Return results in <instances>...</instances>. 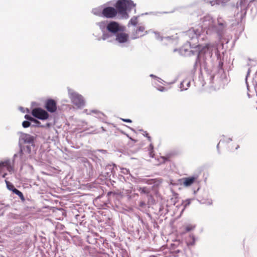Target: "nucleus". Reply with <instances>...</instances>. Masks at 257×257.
<instances>
[{
    "label": "nucleus",
    "instance_id": "obj_24",
    "mask_svg": "<svg viewBox=\"0 0 257 257\" xmlns=\"http://www.w3.org/2000/svg\"><path fill=\"white\" fill-rule=\"evenodd\" d=\"M108 37H109V35L108 34H103L102 35V40H105Z\"/></svg>",
    "mask_w": 257,
    "mask_h": 257
},
{
    "label": "nucleus",
    "instance_id": "obj_7",
    "mask_svg": "<svg viewBox=\"0 0 257 257\" xmlns=\"http://www.w3.org/2000/svg\"><path fill=\"white\" fill-rule=\"evenodd\" d=\"M107 30L110 33L115 34L122 30L121 27L118 23L112 21L108 23L106 26Z\"/></svg>",
    "mask_w": 257,
    "mask_h": 257
},
{
    "label": "nucleus",
    "instance_id": "obj_21",
    "mask_svg": "<svg viewBox=\"0 0 257 257\" xmlns=\"http://www.w3.org/2000/svg\"><path fill=\"white\" fill-rule=\"evenodd\" d=\"M25 137L26 140L27 141L28 143H31L33 141V137L29 135H26Z\"/></svg>",
    "mask_w": 257,
    "mask_h": 257
},
{
    "label": "nucleus",
    "instance_id": "obj_11",
    "mask_svg": "<svg viewBox=\"0 0 257 257\" xmlns=\"http://www.w3.org/2000/svg\"><path fill=\"white\" fill-rule=\"evenodd\" d=\"M196 178L195 177H190L184 178L183 179V185L185 187L190 186L196 180Z\"/></svg>",
    "mask_w": 257,
    "mask_h": 257
},
{
    "label": "nucleus",
    "instance_id": "obj_12",
    "mask_svg": "<svg viewBox=\"0 0 257 257\" xmlns=\"http://www.w3.org/2000/svg\"><path fill=\"white\" fill-rule=\"evenodd\" d=\"M210 47V45L209 44H206L204 46L201 47L200 46H198V48L199 49V53L198 56L201 54H205L207 51L208 50L209 48Z\"/></svg>",
    "mask_w": 257,
    "mask_h": 257
},
{
    "label": "nucleus",
    "instance_id": "obj_29",
    "mask_svg": "<svg viewBox=\"0 0 257 257\" xmlns=\"http://www.w3.org/2000/svg\"><path fill=\"white\" fill-rule=\"evenodd\" d=\"M148 134H147V137L148 138L149 141H151V138L149 136H148Z\"/></svg>",
    "mask_w": 257,
    "mask_h": 257
},
{
    "label": "nucleus",
    "instance_id": "obj_22",
    "mask_svg": "<svg viewBox=\"0 0 257 257\" xmlns=\"http://www.w3.org/2000/svg\"><path fill=\"white\" fill-rule=\"evenodd\" d=\"M173 156V154H169L166 157H163V159L165 160H169V159Z\"/></svg>",
    "mask_w": 257,
    "mask_h": 257
},
{
    "label": "nucleus",
    "instance_id": "obj_26",
    "mask_svg": "<svg viewBox=\"0 0 257 257\" xmlns=\"http://www.w3.org/2000/svg\"><path fill=\"white\" fill-rule=\"evenodd\" d=\"M189 237L192 239V241L190 242L191 244H193L195 242V238L193 235H190Z\"/></svg>",
    "mask_w": 257,
    "mask_h": 257
},
{
    "label": "nucleus",
    "instance_id": "obj_23",
    "mask_svg": "<svg viewBox=\"0 0 257 257\" xmlns=\"http://www.w3.org/2000/svg\"><path fill=\"white\" fill-rule=\"evenodd\" d=\"M25 118L26 119H27V120H29V121H31V120H33V119H33V117H32V116H30V115H29L26 114V115H25Z\"/></svg>",
    "mask_w": 257,
    "mask_h": 257
},
{
    "label": "nucleus",
    "instance_id": "obj_5",
    "mask_svg": "<svg viewBox=\"0 0 257 257\" xmlns=\"http://www.w3.org/2000/svg\"><path fill=\"white\" fill-rule=\"evenodd\" d=\"M70 98L72 103L77 107H81L84 105V101L81 95L72 93Z\"/></svg>",
    "mask_w": 257,
    "mask_h": 257
},
{
    "label": "nucleus",
    "instance_id": "obj_13",
    "mask_svg": "<svg viewBox=\"0 0 257 257\" xmlns=\"http://www.w3.org/2000/svg\"><path fill=\"white\" fill-rule=\"evenodd\" d=\"M189 81L187 80H184L181 83L180 88L182 90H186L187 87H189Z\"/></svg>",
    "mask_w": 257,
    "mask_h": 257
},
{
    "label": "nucleus",
    "instance_id": "obj_27",
    "mask_svg": "<svg viewBox=\"0 0 257 257\" xmlns=\"http://www.w3.org/2000/svg\"><path fill=\"white\" fill-rule=\"evenodd\" d=\"M122 120L124 122H132V120L130 119H122Z\"/></svg>",
    "mask_w": 257,
    "mask_h": 257
},
{
    "label": "nucleus",
    "instance_id": "obj_4",
    "mask_svg": "<svg viewBox=\"0 0 257 257\" xmlns=\"http://www.w3.org/2000/svg\"><path fill=\"white\" fill-rule=\"evenodd\" d=\"M117 11L115 8L107 7L104 8L102 11V16L108 19H112L116 16Z\"/></svg>",
    "mask_w": 257,
    "mask_h": 257
},
{
    "label": "nucleus",
    "instance_id": "obj_1",
    "mask_svg": "<svg viewBox=\"0 0 257 257\" xmlns=\"http://www.w3.org/2000/svg\"><path fill=\"white\" fill-rule=\"evenodd\" d=\"M115 9L117 13L125 18H128L126 11L130 10L135 7V5L131 0H118L115 4Z\"/></svg>",
    "mask_w": 257,
    "mask_h": 257
},
{
    "label": "nucleus",
    "instance_id": "obj_15",
    "mask_svg": "<svg viewBox=\"0 0 257 257\" xmlns=\"http://www.w3.org/2000/svg\"><path fill=\"white\" fill-rule=\"evenodd\" d=\"M138 190L141 194H148L150 193V191L146 187H139Z\"/></svg>",
    "mask_w": 257,
    "mask_h": 257
},
{
    "label": "nucleus",
    "instance_id": "obj_14",
    "mask_svg": "<svg viewBox=\"0 0 257 257\" xmlns=\"http://www.w3.org/2000/svg\"><path fill=\"white\" fill-rule=\"evenodd\" d=\"M13 193H15L18 196H19V197L20 198V199H21L22 201H24L25 200V197H24L23 193L19 190L14 189L13 190Z\"/></svg>",
    "mask_w": 257,
    "mask_h": 257
},
{
    "label": "nucleus",
    "instance_id": "obj_17",
    "mask_svg": "<svg viewBox=\"0 0 257 257\" xmlns=\"http://www.w3.org/2000/svg\"><path fill=\"white\" fill-rule=\"evenodd\" d=\"M130 23L133 26H136L138 23L137 18L136 17L132 18L130 21Z\"/></svg>",
    "mask_w": 257,
    "mask_h": 257
},
{
    "label": "nucleus",
    "instance_id": "obj_6",
    "mask_svg": "<svg viewBox=\"0 0 257 257\" xmlns=\"http://www.w3.org/2000/svg\"><path fill=\"white\" fill-rule=\"evenodd\" d=\"M45 108L51 113L55 112L57 108L56 101L52 99H47L45 103Z\"/></svg>",
    "mask_w": 257,
    "mask_h": 257
},
{
    "label": "nucleus",
    "instance_id": "obj_8",
    "mask_svg": "<svg viewBox=\"0 0 257 257\" xmlns=\"http://www.w3.org/2000/svg\"><path fill=\"white\" fill-rule=\"evenodd\" d=\"M128 35L125 33H119L116 35L115 40L119 43H124L127 42Z\"/></svg>",
    "mask_w": 257,
    "mask_h": 257
},
{
    "label": "nucleus",
    "instance_id": "obj_28",
    "mask_svg": "<svg viewBox=\"0 0 257 257\" xmlns=\"http://www.w3.org/2000/svg\"><path fill=\"white\" fill-rule=\"evenodd\" d=\"M159 90L160 91H163L165 90V88L164 87H161L159 89Z\"/></svg>",
    "mask_w": 257,
    "mask_h": 257
},
{
    "label": "nucleus",
    "instance_id": "obj_9",
    "mask_svg": "<svg viewBox=\"0 0 257 257\" xmlns=\"http://www.w3.org/2000/svg\"><path fill=\"white\" fill-rule=\"evenodd\" d=\"M145 33L144 27L140 26L138 27L136 31L133 33L132 36L133 39H136L141 37L145 35Z\"/></svg>",
    "mask_w": 257,
    "mask_h": 257
},
{
    "label": "nucleus",
    "instance_id": "obj_30",
    "mask_svg": "<svg viewBox=\"0 0 257 257\" xmlns=\"http://www.w3.org/2000/svg\"><path fill=\"white\" fill-rule=\"evenodd\" d=\"M238 148H239V146H238V145H237V146H236V147L235 148V149H237Z\"/></svg>",
    "mask_w": 257,
    "mask_h": 257
},
{
    "label": "nucleus",
    "instance_id": "obj_10",
    "mask_svg": "<svg viewBox=\"0 0 257 257\" xmlns=\"http://www.w3.org/2000/svg\"><path fill=\"white\" fill-rule=\"evenodd\" d=\"M142 182L151 185L154 184V187H158L162 183L161 180L160 179H144L141 181Z\"/></svg>",
    "mask_w": 257,
    "mask_h": 257
},
{
    "label": "nucleus",
    "instance_id": "obj_20",
    "mask_svg": "<svg viewBox=\"0 0 257 257\" xmlns=\"http://www.w3.org/2000/svg\"><path fill=\"white\" fill-rule=\"evenodd\" d=\"M149 149H150V156L153 158V157H154V154L153 152V146L152 144H151L149 146Z\"/></svg>",
    "mask_w": 257,
    "mask_h": 257
},
{
    "label": "nucleus",
    "instance_id": "obj_18",
    "mask_svg": "<svg viewBox=\"0 0 257 257\" xmlns=\"http://www.w3.org/2000/svg\"><path fill=\"white\" fill-rule=\"evenodd\" d=\"M22 125L24 128H27L31 125V123L29 121H24Z\"/></svg>",
    "mask_w": 257,
    "mask_h": 257
},
{
    "label": "nucleus",
    "instance_id": "obj_16",
    "mask_svg": "<svg viewBox=\"0 0 257 257\" xmlns=\"http://www.w3.org/2000/svg\"><path fill=\"white\" fill-rule=\"evenodd\" d=\"M5 182L7 184V188L9 190H11L13 192V190L14 189H17L16 188H15L14 186L12 183H11L7 180H5Z\"/></svg>",
    "mask_w": 257,
    "mask_h": 257
},
{
    "label": "nucleus",
    "instance_id": "obj_25",
    "mask_svg": "<svg viewBox=\"0 0 257 257\" xmlns=\"http://www.w3.org/2000/svg\"><path fill=\"white\" fill-rule=\"evenodd\" d=\"M32 119H33V120H31V121L34 122L36 123L37 124H40V122L39 121H38V120H37L36 119H35L34 118H33Z\"/></svg>",
    "mask_w": 257,
    "mask_h": 257
},
{
    "label": "nucleus",
    "instance_id": "obj_2",
    "mask_svg": "<svg viewBox=\"0 0 257 257\" xmlns=\"http://www.w3.org/2000/svg\"><path fill=\"white\" fill-rule=\"evenodd\" d=\"M31 113L33 116L41 120H46L49 117L48 112L40 107L34 108Z\"/></svg>",
    "mask_w": 257,
    "mask_h": 257
},
{
    "label": "nucleus",
    "instance_id": "obj_3",
    "mask_svg": "<svg viewBox=\"0 0 257 257\" xmlns=\"http://www.w3.org/2000/svg\"><path fill=\"white\" fill-rule=\"evenodd\" d=\"M5 169L10 172L13 170V165L10 160H7L0 162V175H2L3 178H5L7 174L6 173H3Z\"/></svg>",
    "mask_w": 257,
    "mask_h": 257
},
{
    "label": "nucleus",
    "instance_id": "obj_19",
    "mask_svg": "<svg viewBox=\"0 0 257 257\" xmlns=\"http://www.w3.org/2000/svg\"><path fill=\"white\" fill-rule=\"evenodd\" d=\"M194 228V226L192 225H188L185 227V231L186 232L190 231Z\"/></svg>",
    "mask_w": 257,
    "mask_h": 257
}]
</instances>
